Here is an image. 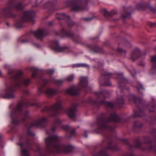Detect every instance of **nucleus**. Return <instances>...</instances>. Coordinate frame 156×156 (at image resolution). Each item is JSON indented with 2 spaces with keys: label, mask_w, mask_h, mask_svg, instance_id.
Listing matches in <instances>:
<instances>
[{
  "label": "nucleus",
  "mask_w": 156,
  "mask_h": 156,
  "mask_svg": "<svg viewBox=\"0 0 156 156\" xmlns=\"http://www.w3.org/2000/svg\"><path fill=\"white\" fill-rule=\"evenodd\" d=\"M124 102V99L122 98H118L117 99V103L118 104H122Z\"/></svg>",
  "instance_id": "obj_37"
},
{
  "label": "nucleus",
  "mask_w": 156,
  "mask_h": 156,
  "mask_svg": "<svg viewBox=\"0 0 156 156\" xmlns=\"http://www.w3.org/2000/svg\"><path fill=\"white\" fill-rule=\"evenodd\" d=\"M117 51L120 53L123 56H125L126 54V51L121 48H119Z\"/></svg>",
  "instance_id": "obj_31"
},
{
  "label": "nucleus",
  "mask_w": 156,
  "mask_h": 156,
  "mask_svg": "<svg viewBox=\"0 0 156 156\" xmlns=\"http://www.w3.org/2000/svg\"><path fill=\"white\" fill-rule=\"evenodd\" d=\"M142 126L141 123L139 122H136L134 125L133 127L135 128H140Z\"/></svg>",
  "instance_id": "obj_32"
},
{
  "label": "nucleus",
  "mask_w": 156,
  "mask_h": 156,
  "mask_svg": "<svg viewBox=\"0 0 156 156\" xmlns=\"http://www.w3.org/2000/svg\"><path fill=\"white\" fill-rule=\"evenodd\" d=\"M21 154V156H30L27 151L25 149H22Z\"/></svg>",
  "instance_id": "obj_29"
},
{
  "label": "nucleus",
  "mask_w": 156,
  "mask_h": 156,
  "mask_svg": "<svg viewBox=\"0 0 156 156\" xmlns=\"http://www.w3.org/2000/svg\"><path fill=\"white\" fill-rule=\"evenodd\" d=\"M32 71L33 72L32 77L35 78L36 77L37 74V72L40 71V70L37 68H33Z\"/></svg>",
  "instance_id": "obj_27"
},
{
  "label": "nucleus",
  "mask_w": 156,
  "mask_h": 156,
  "mask_svg": "<svg viewBox=\"0 0 156 156\" xmlns=\"http://www.w3.org/2000/svg\"><path fill=\"white\" fill-rule=\"evenodd\" d=\"M123 142L126 144H128V142L126 140H123Z\"/></svg>",
  "instance_id": "obj_55"
},
{
  "label": "nucleus",
  "mask_w": 156,
  "mask_h": 156,
  "mask_svg": "<svg viewBox=\"0 0 156 156\" xmlns=\"http://www.w3.org/2000/svg\"><path fill=\"white\" fill-rule=\"evenodd\" d=\"M34 12L33 11H26L23 13L21 18L22 21L23 22H27L31 23L32 25L35 23V21L33 19Z\"/></svg>",
  "instance_id": "obj_10"
},
{
  "label": "nucleus",
  "mask_w": 156,
  "mask_h": 156,
  "mask_svg": "<svg viewBox=\"0 0 156 156\" xmlns=\"http://www.w3.org/2000/svg\"><path fill=\"white\" fill-rule=\"evenodd\" d=\"M76 132V130L75 129H73L70 131V134L71 135H73Z\"/></svg>",
  "instance_id": "obj_46"
},
{
  "label": "nucleus",
  "mask_w": 156,
  "mask_h": 156,
  "mask_svg": "<svg viewBox=\"0 0 156 156\" xmlns=\"http://www.w3.org/2000/svg\"><path fill=\"white\" fill-rule=\"evenodd\" d=\"M62 108L61 102L59 101L55 103L51 108L48 107H45L43 110V111L50 110L53 112V115H57L58 113L56 111L60 110Z\"/></svg>",
  "instance_id": "obj_11"
},
{
  "label": "nucleus",
  "mask_w": 156,
  "mask_h": 156,
  "mask_svg": "<svg viewBox=\"0 0 156 156\" xmlns=\"http://www.w3.org/2000/svg\"><path fill=\"white\" fill-rule=\"evenodd\" d=\"M52 47L54 50L58 52H67L68 48V47L66 46H59L58 42L57 41H53Z\"/></svg>",
  "instance_id": "obj_12"
},
{
  "label": "nucleus",
  "mask_w": 156,
  "mask_h": 156,
  "mask_svg": "<svg viewBox=\"0 0 156 156\" xmlns=\"http://www.w3.org/2000/svg\"><path fill=\"white\" fill-rule=\"evenodd\" d=\"M40 156H45V155L44 154H40Z\"/></svg>",
  "instance_id": "obj_63"
},
{
  "label": "nucleus",
  "mask_w": 156,
  "mask_h": 156,
  "mask_svg": "<svg viewBox=\"0 0 156 156\" xmlns=\"http://www.w3.org/2000/svg\"><path fill=\"white\" fill-rule=\"evenodd\" d=\"M101 74L104 76H111L112 75V73L105 70H102L101 72Z\"/></svg>",
  "instance_id": "obj_30"
},
{
  "label": "nucleus",
  "mask_w": 156,
  "mask_h": 156,
  "mask_svg": "<svg viewBox=\"0 0 156 156\" xmlns=\"http://www.w3.org/2000/svg\"><path fill=\"white\" fill-rule=\"evenodd\" d=\"M102 12L103 15L106 17L108 16H112V13H110V12H108L105 9H103L102 10Z\"/></svg>",
  "instance_id": "obj_26"
},
{
  "label": "nucleus",
  "mask_w": 156,
  "mask_h": 156,
  "mask_svg": "<svg viewBox=\"0 0 156 156\" xmlns=\"http://www.w3.org/2000/svg\"><path fill=\"white\" fill-rule=\"evenodd\" d=\"M110 13H112V16H113V15L115 14L116 13V11L115 10H113L112 11H111V12H110Z\"/></svg>",
  "instance_id": "obj_49"
},
{
  "label": "nucleus",
  "mask_w": 156,
  "mask_h": 156,
  "mask_svg": "<svg viewBox=\"0 0 156 156\" xmlns=\"http://www.w3.org/2000/svg\"><path fill=\"white\" fill-rule=\"evenodd\" d=\"M46 133L48 134H50L51 133H49V131H46Z\"/></svg>",
  "instance_id": "obj_60"
},
{
  "label": "nucleus",
  "mask_w": 156,
  "mask_h": 156,
  "mask_svg": "<svg viewBox=\"0 0 156 156\" xmlns=\"http://www.w3.org/2000/svg\"><path fill=\"white\" fill-rule=\"evenodd\" d=\"M23 8L22 5L16 0H10L8 5L4 9L3 14L6 16L10 17L13 9L21 10Z\"/></svg>",
  "instance_id": "obj_3"
},
{
  "label": "nucleus",
  "mask_w": 156,
  "mask_h": 156,
  "mask_svg": "<svg viewBox=\"0 0 156 156\" xmlns=\"http://www.w3.org/2000/svg\"><path fill=\"white\" fill-rule=\"evenodd\" d=\"M57 35H61L62 36L73 38L75 41L80 40L81 37L80 36H74L73 33L71 31H66L64 29H62L59 31H55Z\"/></svg>",
  "instance_id": "obj_8"
},
{
  "label": "nucleus",
  "mask_w": 156,
  "mask_h": 156,
  "mask_svg": "<svg viewBox=\"0 0 156 156\" xmlns=\"http://www.w3.org/2000/svg\"><path fill=\"white\" fill-rule=\"evenodd\" d=\"M48 73L51 74H52L54 72V70L53 69H49L48 70Z\"/></svg>",
  "instance_id": "obj_45"
},
{
  "label": "nucleus",
  "mask_w": 156,
  "mask_h": 156,
  "mask_svg": "<svg viewBox=\"0 0 156 156\" xmlns=\"http://www.w3.org/2000/svg\"><path fill=\"white\" fill-rule=\"evenodd\" d=\"M74 76H75L74 74H71L66 77L65 80L68 82H71L73 80Z\"/></svg>",
  "instance_id": "obj_28"
},
{
  "label": "nucleus",
  "mask_w": 156,
  "mask_h": 156,
  "mask_svg": "<svg viewBox=\"0 0 156 156\" xmlns=\"http://www.w3.org/2000/svg\"><path fill=\"white\" fill-rule=\"evenodd\" d=\"M43 103V102H37L35 103L30 104V102H26L25 105L26 106H33L37 108H40L41 107Z\"/></svg>",
  "instance_id": "obj_19"
},
{
  "label": "nucleus",
  "mask_w": 156,
  "mask_h": 156,
  "mask_svg": "<svg viewBox=\"0 0 156 156\" xmlns=\"http://www.w3.org/2000/svg\"><path fill=\"white\" fill-rule=\"evenodd\" d=\"M48 81H49L51 83H55L59 85L62 84L64 82V81L63 80H56L54 78H51L49 80H45L44 81V84H45Z\"/></svg>",
  "instance_id": "obj_16"
},
{
  "label": "nucleus",
  "mask_w": 156,
  "mask_h": 156,
  "mask_svg": "<svg viewBox=\"0 0 156 156\" xmlns=\"http://www.w3.org/2000/svg\"><path fill=\"white\" fill-rule=\"evenodd\" d=\"M140 84V88L142 89H144V88L143 86L142 85H141V84Z\"/></svg>",
  "instance_id": "obj_57"
},
{
  "label": "nucleus",
  "mask_w": 156,
  "mask_h": 156,
  "mask_svg": "<svg viewBox=\"0 0 156 156\" xmlns=\"http://www.w3.org/2000/svg\"><path fill=\"white\" fill-rule=\"evenodd\" d=\"M72 67L73 68L80 67V63H77L73 64L72 66Z\"/></svg>",
  "instance_id": "obj_42"
},
{
  "label": "nucleus",
  "mask_w": 156,
  "mask_h": 156,
  "mask_svg": "<svg viewBox=\"0 0 156 156\" xmlns=\"http://www.w3.org/2000/svg\"><path fill=\"white\" fill-rule=\"evenodd\" d=\"M47 118L43 117L40 119L38 121H35L30 123H28L26 125L27 128L30 129L34 126H41L43 127L45 123L48 122Z\"/></svg>",
  "instance_id": "obj_9"
},
{
  "label": "nucleus",
  "mask_w": 156,
  "mask_h": 156,
  "mask_svg": "<svg viewBox=\"0 0 156 156\" xmlns=\"http://www.w3.org/2000/svg\"><path fill=\"white\" fill-rule=\"evenodd\" d=\"M126 44H127V46H128V47H129V45H130V43L129 42H128V41H127L126 42Z\"/></svg>",
  "instance_id": "obj_59"
},
{
  "label": "nucleus",
  "mask_w": 156,
  "mask_h": 156,
  "mask_svg": "<svg viewBox=\"0 0 156 156\" xmlns=\"http://www.w3.org/2000/svg\"><path fill=\"white\" fill-rule=\"evenodd\" d=\"M44 93L46 95L48 96H51L55 94L56 93V91L55 89L49 88L46 89Z\"/></svg>",
  "instance_id": "obj_18"
},
{
  "label": "nucleus",
  "mask_w": 156,
  "mask_h": 156,
  "mask_svg": "<svg viewBox=\"0 0 156 156\" xmlns=\"http://www.w3.org/2000/svg\"><path fill=\"white\" fill-rule=\"evenodd\" d=\"M87 131H84V136L85 137H87Z\"/></svg>",
  "instance_id": "obj_53"
},
{
  "label": "nucleus",
  "mask_w": 156,
  "mask_h": 156,
  "mask_svg": "<svg viewBox=\"0 0 156 156\" xmlns=\"http://www.w3.org/2000/svg\"><path fill=\"white\" fill-rule=\"evenodd\" d=\"M109 129L110 130H113L114 129V128H112L111 127V126H109Z\"/></svg>",
  "instance_id": "obj_58"
},
{
  "label": "nucleus",
  "mask_w": 156,
  "mask_h": 156,
  "mask_svg": "<svg viewBox=\"0 0 156 156\" xmlns=\"http://www.w3.org/2000/svg\"><path fill=\"white\" fill-rule=\"evenodd\" d=\"M40 147H38V149H37V150H36V151H38L39 150H40Z\"/></svg>",
  "instance_id": "obj_61"
},
{
  "label": "nucleus",
  "mask_w": 156,
  "mask_h": 156,
  "mask_svg": "<svg viewBox=\"0 0 156 156\" xmlns=\"http://www.w3.org/2000/svg\"><path fill=\"white\" fill-rule=\"evenodd\" d=\"M93 18H94L93 17H88L87 18H84V19L86 21H90L92 20L93 19Z\"/></svg>",
  "instance_id": "obj_44"
},
{
  "label": "nucleus",
  "mask_w": 156,
  "mask_h": 156,
  "mask_svg": "<svg viewBox=\"0 0 156 156\" xmlns=\"http://www.w3.org/2000/svg\"><path fill=\"white\" fill-rule=\"evenodd\" d=\"M23 105V103H21L17 105L16 109L13 110L10 113L11 118V123L13 124H17L19 120L18 118L19 115L22 114L21 108Z\"/></svg>",
  "instance_id": "obj_6"
},
{
  "label": "nucleus",
  "mask_w": 156,
  "mask_h": 156,
  "mask_svg": "<svg viewBox=\"0 0 156 156\" xmlns=\"http://www.w3.org/2000/svg\"><path fill=\"white\" fill-rule=\"evenodd\" d=\"M29 115V112L28 111L26 112L23 115V118L21 120V121L23 122L25 120V118H26L28 117Z\"/></svg>",
  "instance_id": "obj_36"
},
{
  "label": "nucleus",
  "mask_w": 156,
  "mask_h": 156,
  "mask_svg": "<svg viewBox=\"0 0 156 156\" xmlns=\"http://www.w3.org/2000/svg\"><path fill=\"white\" fill-rule=\"evenodd\" d=\"M133 99L134 101H135V98L134 97H133Z\"/></svg>",
  "instance_id": "obj_64"
},
{
  "label": "nucleus",
  "mask_w": 156,
  "mask_h": 156,
  "mask_svg": "<svg viewBox=\"0 0 156 156\" xmlns=\"http://www.w3.org/2000/svg\"><path fill=\"white\" fill-rule=\"evenodd\" d=\"M72 9L74 11H84L87 10L88 8L86 6H83L80 4H83V2L81 0H73L71 2Z\"/></svg>",
  "instance_id": "obj_7"
},
{
  "label": "nucleus",
  "mask_w": 156,
  "mask_h": 156,
  "mask_svg": "<svg viewBox=\"0 0 156 156\" xmlns=\"http://www.w3.org/2000/svg\"><path fill=\"white\" fill-rule=\"evenodd\" d=\"M109 146L106 147L104 151H101L99 153H94L93 154V156H109L107 153L106 150L107 149H112L113 150H117L118 147L117 146H112L111 145V143H108Z\"/></svg>",
  "instance_id": "obj_13"
},
{
  "label": "nucleus",
  "mask_w": 156,
  "mask_h": 156,
  "mask_svg": "<svg viewBox=\"0 0 156 156\" xmlns=\"http://www.w3.org/2000/svg\"><path fill=\"white\" fill-rule=\"evenodd\" d=\"M93 101L91 98H89V100H87L86 102L87 103H92Z\"/></svg>",
  "instance_id": "obj_47"
},
{
  "label": "nucleus",
  "mask_w": 156,
  "mask_h": 156,
  "mask_svg": "<svg viewBox=\"0 0 156 156\" xmlns=\"http://www.w3.org/2000/svg\"><path fill=\"white\" fill-rule=\"evenodd\" d=\"M48 24L49 26H51L52 24V22H48Z\"/></svg>",
  "instance_id": "obj_56"
},
{
  "label": "nucleus",
  "mask_w": 156,
  "mask_h": 156,
  "mask_svg": "<svg viewBox=\"0 0 156 156\" xmlns=\"http://www.w3.org/2000/svg\"><path fill=\"white\" fill-rule=\"evenodd\" d=\"M137 116H140V115H136V114H135V115H134V116H135V117Z\"/></svg>",
  "instance_id": "obj_62"
},
{
  "label": "nucleus",
  "mask_w": 156,
  "mask_h": 156,
  "mask_svg": "<svg viewBox=\"0 0 156 156\" xmlns=\"http://www.w3.org/2000/svg\"><path fill=\"white\" fill-rule=\"evenodd\" d=\"M140 53V52L139 51H136L133 52L131 55V58L133 60H134L139 58Z\"/></svg>",
  "instance_id": "obj_23"
},
{
  "label": "nucleus",
  "mask_w": 156,
  "mask_h": 156,
  "mask_svg": "<svg viewBox=\"0 0 156 156\" xmlns=\"http://www.w3.org/2000/svg\"><path fill=\"white\" fill-rule=\"evenodd\" d=\"M60 17L58 16L57 18L59 20H61L63 19H67L69 20L67 22V24L70 27L74 25L73 23L71 20H69V16H66L65 14L62 13L60 16Z\"/></svg>",
  "instance_id": "obj_17"
},
{
  "label": "nucleus",
  "mask_w": 156,
  "mask_h": 156,
  "mask_svg": "<svg viewBox=\"0 0 156 156\" xmlns=\"http://www.w3.org/2000/svg\"><path fill=\"white\" fill-rule=\"evenodd\" d=\"M101 104L104 105H105L108 107H112L114 105L111 102H107L105 100L101 101Z\"/></svg>",
  "instance_id": "obj_25"
},
{
  "label": "nucleus",
  "mask_w": 156,
  "mask_h": 156,
  "mask_svg": "<svg viewBox=\"0 0 156 156\" xmlns=\"http://www.w3.org/2000/svg\"><path fill=\"white\" fill-rule=\"evenodd\" d=\"M5 68L7 69L8 70V73L9 74H12L13 73H14V75L13 76H12V78L13 80H15L16 81V80L14 79V77L16 75V73L18 71H21L20 70H18L16 72H14V70L11 68V66L7 64H5Z\"/></svg>",
  "instance_id": "obj_20"
},
{
  "label": "nucleus",
  "mask_w": 156,
  "mask_h": 156,
  "mask_svg": "<svg viewBox=\"0 0 156 156\" xmlns=\"http://www.w3.org/2000/svg\"><path fill=\"white\" fill-rule=\"evenodd\" d=\"M156 107V105H154L152 106L151 108L149 109V111L151 112H153L154 110V108Z\"/></svg>",
  "instance_id": "obj_43"
},
{
  "label": "nucleus",
  "mask_w": 156,
  "mask_h": 156,
  "mask_svg": "<svg viewBox=\"0 0 156 156\" xmlns=\"http://www.w3.org/2000/svg\"><path fill=\"white\" fill-rule=\"evenodd\" d=\"M76 111V107L73 105L69 108L67 111L69 116L71 118H73L75 116V112Z\"/></svg>",
  "instance_id": "obj_15"
},
{
  "label": "nucleus",
  "mask_w": 156,
  "mask_h": 156,
  "mask_svg": "<svg viewBox=\"0 0 156 156\" xmlns=\"http://www.w3.org/2000/svg\"><path fill=\"white\" fill-rule=\"evenodd\" d=\"M61 138L56 135L48 136L45 139L46 144V151L48 153L61 152L68 153L73 148L70 145H62L59 142Z\"/></svg>",
  "instance_id": "obj_1"
},
{
  "label": "nucleus",
  "mask_w": 156,
  "mask_h": 156,
  "mask_svg": "<svg viewBox=\"0 0 156 156\" xmlns=\"http://www.w3.org/2000/svg\"><path fill=\"white\" fill-rule=\"evenodd\" d=\"M32 34L37 38L41 40L44 37L48 34L47 31L41 29L33 32Z\"/></svg>",
  "instance_id": "obj_14"
},
{
  "label": "nucleus",
  "mask_w": 156,
  "mask_h": 156,
  "mask_svg": "<svg viewBox=\"0 0 156 156\" xmlns=\"http://www.w3.org/2000/svg\"><path fill=\"white\" fill-rule=\"evenodd\" d=\"M92 50L93 51L95 52H102V51L103 50L98 47H95Z\"/></svg>",
  "instance_id": "obj_34"
},
{
  "label": "nucleus",
  "mask_w": 156,
  "mask_h": 156,
  "mask_svg": "<svg viewBox=\"0 0 156 156\" xmlns=\"http://www.w3.org/2000/svg\"><path fill=\"white\" fill-rule=\"evenodd\" d=\"M21 139H19V142H17V145H19L21 147H22L24 146H26L27 145H30V144L28 142L27 143V145H26L25 144H23V143L20 142Z\"/></svg>",
  "instance_id": "obj_35"
},
{
  "label": "nucleus",
  "mask_w": 156,
  "mask_h": 156,
  "mask_svg": "<svg viewBox=\"0 0 156 156\" xmlns=\"http://www.w3.org/2000/svg\"><path fill=\"white\" fill-rule=\"evenodd\" d=\"M80 67L89 68L90 66L86 64L80 63Z\"/></svg>",
  "instance_id": "obj_39"
},
{
  "label": "nucleus",
  "mask_w": 156,
  "mask_h": 156,
  "mask_svg": "<svg viewBox=\"0 0 156 156\" xmlns=\"http://www.w3.org/2000/svg\"><path fill=\"white\" fill-rule=\"evenodd\" d=\"M130 73L133 77H134L135 75L136 74V71L134 68H133V69L130 71Z\"/></svg>",
  "instance_id": "obj_40"
},
{
  "label": "nucleus",
  "mask_w": 156,
  "mask_h": 156,
  "mask_svg": "<svg viewBox=\"0 0 156 156\" xmlns=\"http://www.w3.org/2000/svg\"><path fill=\"white\" fill-rule=\"evenodd\" d=\"M140 145H141V143L140 142H138L137 144H136V147H138L140 146Z\"/></svg>",
  "instance_id": "obj_52"
},
{
  "label": "nucleus",
  "mask_w": 156,
  "mask_h": 156,
  "mask_svg": "<svg viewBox=\"0 0 156 156\" xmlns=\"http://www.w3.org/2000/svg\"><path fill=\"white\" fill-rule=\"evenodd\" d=\"M60 122V121L58 119H57L55 120L53 122V125L51 128V132H53L56 130V127L55 126L57 124L59 123Z\"/></svg>",
  "instance_id": "obj_22"
},
{
  "label": "nucleus",
  "mask_w": 156,
  "mask_h": 156,
  "mask_svg": "<svg viewBox=\"0 0 156 156\" xmlns=\"http://www.w3.org/2000/svg\"><path fill=\"white\" fill-rule=\"evenodd\" d=\"M118 81L119 84L121 83H125L127 82V80L123 76L122 74L120 73L118 75Z\"/></svg>",
  "instance_id": "obj_21"
},
{
  "label": "nucleus",
  "mask_w": 156,
  "mask_h": 156,
  "mask_svg": "<svg viewBox=\"0 0 156 156\" xmlns=\"http://www.w3.org/2000/svg\"><path fill=\"white\" fill-rule=\"evenodd\" d=\"M63 127L65 129H67L69 127L65 125L63 126Z\"/></svg>",
  "instance_id": "obj_54"
},
{
  "label": "nucleus",
  "mask_w": 156,
  "mask_h": 156,
  "mask_svg": "<svg viewBox=\"0 0 156 156\" xmlns=\"http://www.w3.org/2000/svg\"><path fill=\"white\" fill-rule=\"evenodd\" d=\"M110 93L108 92V91L107 90H105L102 93H97V95H98V94H100V95H102V94H109Z\"/></svg>",
  "instance_id": "obj_38"
},
{
  "label": "nucleus",
  "mask_w": 156,
  "mask_h": 156,
  "mask_svg": "<svg viewBox=\"0 0 156 156\" xmlns=\"http://www.w3.org/2000/svg\"><path fill=\"white\" fill-rule=\"evenodd\" d=\"M104 85L105 86H109L111 85V83L109 81V80H107V81H105V82Z\"/></svg>",
  "instance_id": "obj_41"
},
{
  "label": "nucleus",
  "mask_w": 156,
  "mask_h": 156,
  "mask_svg": "<svg viewBox=\"0 0 156 156\" xmlns=\"http://www.w3.org/2000/svg\"><path fill=\"white\" fill-rule=\"evenodd\" d=\"M156 24L155 23H149V25L150 26L152 27H154L155 26V25Z\"/></svg>",
  "instance_id": "obj_48"
},
{
  "label": "nucleus",
  "mask_w": 156,
  "mask_h": 156,
  "mask_svg": "<svg viewBox=\"0 0 156 156\" xmlns=\"http://www.w3.org/2000/svg\"><path fill=\"white\" fill-rule=\"evenodd\" d=\"M151 61L153 63L152 67V69L156 70V56L152 57Z\"/></svg>",
  "instance_id": "obj_24"
},
{
  "label": "nucleus",
  "mask_w": 156,
  "mask_h": 156,
  "mask_svg": "<svg viewBox=\"0 0 156 156\" xmlns=\"http://www.w3.org/2000/svg\"><path fill=\"white\" fill-rule=\"evenodd\" d=\"M37 4H38L41 3L42 1V0H36Z\"/></svg>",
  "instance_id": "obj_51"
},
{
  "label": "nucleus",
  "mask_w": 156,
  "mask_h": 156,
  "mask_svg": "<svg viewBox=\"0 0 156 156\" xmlns=\"http://www.w3.org/2000/svg\"><path fill=\"white\" fill-rule=\"evenodd\" d=\"M14 78L16 81L6 88V93L3 96L4 98H15V95L13 93L16 90V87H21L23 85L27 86L30 84V79H24L22 71H17Z\"/></svg>",
  "instance_id": "obj_2"
},
{
  "label": "nucleus",
  "mask_w": 156,
  "mask_h": 156,
  "mask_svg": "<svg viewBox=\"0 0 156 156\" xmlns=\"http://www.w3.org/2000/svg\"><path fill=\"white\" fill-rule=\"evenodd\" d=\"M131 15L129 13H125L122 15V18L124 19H129Z\"/></svg>",
  "instance_id": "obj_33"
},
{
  "label": "nucleus",
  "mask_w": 156,
  "mask_h": 156,
  "mask_svg": "<svg viewBox=\"0 0 156 156\" xmlns=\"http://www.w3.org/2000/svg\"><path fill=\"white\" fill-rule=\"evenodd\" d=\"M88 85V79L87 77H81L80 79L79 88L72 87L68 88L65 92L66 94H69L73 95H77L78 90L86 87Z\"/></svg>",
  "instance_id": "obj_5"
},
{
  "label": "nucleus",
  "mask_w": 156,
  "mask_h": 156,
  "mask_svg": "<svg viewBox=\"0 0 156 156\" xmlns=\"http://www.w3.org/2000/svg\"><path fill=\"white\" fill-rule=\"evenodd\" d=\"M120 118L115 112L111 113L108 118L107 120H105L103 119H100L98 122V129L101 131L103 129L107 128L108 126L107 122L113 121L118 122L119 121Z\"/></svg>",
  "instance_id": "obj_4"
},
{
  "label": "nucleus",
  "mask_w": 156,
  "mask_h": 156,
  "mask_svg": "<svg viewBox=\"0 0 156 156\" xmlns=\"http://www.w3.org/2000/svg\"><path fill=\"white\" fill-rule=\"evenodd\" d=\"M27 134L28 135H33L34 136H35V134H33L32 132L31 131H28L27 133Z\"/></svg>",
  "instance_id": "obj_50"
}]
</instances>
